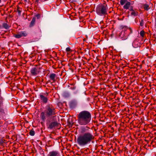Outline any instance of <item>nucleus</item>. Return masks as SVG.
<instances>
[{
	"mask_svg": "<svg viewBox=\"0 0 156 156\" xmlns=\"http://www.w3.org/2000/svg\"><path fill=\"white\" fill-rule=\"evenodd\" d=\"M90 129V128L87 126L81 128L80 132L83 134L79 135L77 139V143L80 146H85L94 139L93 133L89 132Z\"/></svg>",
	"mask_w": 156,
	"mask_h": 156,
	"instance_id": "1",
	"label": "nucleus"
},
{
	"mask_svg": "<svg viewBox=\"0 0 156 156\" xmlns=\"http://www.w3.org/2000/svg\"><path fill=\"white\" fill-rule=\"evenodd\" d=\"M78 122L80 125L89 124L91 119V115L88 111H83L80 112L77 115Z\"/></svg>",
	"mask_w": 156,
	"mask_h": 156,
	"instance_id": "2",
	"label": "nucleus"
},
{
	"mask_svg": "<svg viewBox=\"0 0 156 156\" xmlns=\"http://www.w3.org/2000/svg\"><path fill=\"white\" fill-rule=\"evenodd\" d=\"M56 114L55 109L53 107L47 106L44 112H42L41 114L40 117L42 120L45 121L46 117H51Z\"/></svg>",
	"mask_w": 156,
	"mask_h": 156,
	"instance_id": "3",
	"label": "nucleus"
},
{
	"mask_svg": "<svg viewBox=\"0 0 156 156\" xmlns=\"http://www.w3.org/2000/svg\"><path fill=\"white\" fill-rule=\"evenodd\" d=\"M108 8L107 5H98L96 9L97 13L99 15L102 16L107 14Z\"/></svg>",
	"mask_w": 156,
	"mask_h": 156,
	"instance_id": "4",
	"label": "nucleus"
},
{
	"mask_svg": "<svg viewBox=\"0 0 156 156\" xmlns=\"http://www.w3.org/2000/svg\"><path fill=\"white\" fill-rule=\"evenodd\" d=\"M127 30H129L130 33H132V30L131 28H128L126 26H123L122 27V30L120 33L119 37L122 40H126L127 38V35L126 34L125 31Z\"/></svg>",
	"mask_w": 156,
	"mask_h": 156,
	"instance_id": "5",
	"label": "nucleus"
},
{
	"mask_svg": "<svg viewBox=\"0 0 156 156\" xmlns=\"http://www.w3.org/2000/svg\"><path fill=\"white\" fill-rule=\"evenodd\" d=\"M40 72V69L38 68L34 67L30 70V73L33 76H36Z\"/></svg>",
	"mask_w": 156,
	"mask_h": 156,
	"instance_id": "6",
	"label": "nucleus"
},
{
	"mask_svg": "<svg viewBox=\"0 0 156 156\" xmlns=\"http://www.w3.org/2000/svg\"><path fill=\"white\" fill-rule=\"evenodd\" d=\"M59 124L56 121L51 122L49 125L48 128L50 129H52L58 127Z\"/></svg>",
	"mask_w": 156,
	"mask_h": 156,
	"instance_id": "7",
	"label": "nucleus"
},
{
	"mask_svg": "<svg viewBox=\"0 0 156 156\" xmlns=\"http://www.w3.org/2000/svg\"><path fill=\"white\" fill-rule=\"evenodd\" d=\"M48 156H60V155L58 151H52L49 152Z\"/></svg>",
	"mask_w": 156,
	"mask_h": 156,
	"instance_id": "8",
	"label": "nucleus"
},
{
	"mask_svg": "<svg viewBox=\"0 0 156 156\" xmlns=\"http://www.w3.org/2000/svg\"><path fill=\"white\" fill-rule=\"evenodd\" d=\"M40 99L44 103H46L47 102V98L42 95L40 94Z\"/></svg>",
	"mask_w": 156,
	"mask_h": 156,
	"instance_id": "9",
	"label": "nucleus"
},
{
	"mask_svg": "<svg viewBox=\"0 0 156 156\" xmlns=\"http://www.w3.org/2000/svg\"><path fill=\"white\" fill-rule=\"evenodd\" d=\"M55 74L54 73L51 74L50 76V79L54 82H55Z\"/></svg>",
	"mask_w": 156,
	"mask_h": 156,
	"instance_id": "10",
	"label": "nucleus"
},
{
	"mask_svg": "<svg viewBox=\"0 0 156 156\" xmlns=\"http://www.w3.org/2000/svg\"><path fill=\"white\" fill-rule=\"evenodd\" d=\"M130 5V3L129 2H127L124 6L123 8L124 9H128Z\"/></svg>",
	"mask_w": 156,
	"mask_h": 156,
	"instance_id": "11",
	"label": "nucleus"
},
{
	"mask_svg": "<svg viewBox=\"0 0 156 156\" xmlns=\"http://www.w3.org/2000/svg\"><path fill=\"white\" fill-rule=\"evenodd\" d=\"M142 6L144 9L146 10L147 11L150 9L149 5L147 4H143Z\"/></svg>",
	"mask_w": 156,
	"mask_h": 156,
	"instance_id": "12",
	"label": "nucleus"
},
{
	"mask_svg": "<svg viewBox=\"0 0 156 156\" xmlns=\"http://www.w3.org/2000/svg\"><path fill=\"white\" fill-rule=\"evenodd\" d=\"M35 17L33 18L32 19V21H31L30 24L29 26L30 27H31L34 26V24L35 22Z\"/></svg>",
	"mask_w": 156,
	"mask_h": 156,
	"instance_id": "13",
	"label": "nucleus"
},
{
	"mask_svg": "<svg viewBox=\"0 0 156 156\" xmlns=\"http://www.w3.org/2000/svg\"><path fill=\"white\" fill-rule=\"evenodd\" d=\"M21 37H26L27 35V32L24 31H21L19 32Z\"/></svg>",
	"mask_w": 156,
	"mask_h": 156,
	"instance_id": "14",
	"label": "nucleus"
},
{
	"mask_svg": "<svg viewBox=\"0 0 156 156\" xmlns=\"http://www.w3.org/2000/svg\"><path fill=\"white\" fill-rule=\"evenodd\" d=\"M132 45L134 48L137 47L138 46V42L136 40L134 41Z\"/></svg>",
	"mask_w": 156,
	"mask_h": 156,
	"instance_id": "15",
	"label": "nucleus"
},
{
	"mask_svg": "<svg viewBox=\"0 0 156 156\" xmlns=\"http://www.w3.org/2000/svg\"><path fill=\"white\" fill-rule=\"evenodd\" d=\"M131 15L132 16H137L138 15V12L137 11H136L135 10L133 11L131 13Z\"/></svg>",
	"mask_w": 156,
	"mask_h": 156,
	"instance_id": "16",
	"label": "nucleus"
},
{
	"mask_svg": "<svg viewBox=\"0 0 156 156\" xmlns=\"http://www.w3.org/2000/svg\"><path fill=\"white\" fill-rule=\"evenodd\" d=\"M77 103L75 100L72 101L70 103V105L72 106H74L77 105Z\"/></svg>",
	"mask_w": 156,
	"mask_h": 156,
	"instance_id": "17",
	"label": "nucleus"
},
{
	"mask_svg": "<svg viewBox=\"0 0 156 156\" xmlns=\"http://www.w3.org/2000/svg\"><path fill=\"white\" fill-rule=\"evenodd\" d=\"M3 27L5 29H8L9 28V27L8 24L6 23H4L2 24Z\"/></svg>",
	"mask_w": 156,
	"mask_h": 156,
	"instance_id": "18",
	"label": "nucleus"
},
{
	"mask_svg": "<svg viewBox=\"0 0 156 156\" xmlns=\"http://www.w3.org/2000/svg\"><path fill=\"white\" fill-rule=\"evenodd\" d=\"M13 36L17 38H19L22 37L19 33H18V34H17L14 35Z\"/></svg>",
	"mask_w": 156,
	"mask_h": 156,
	"instance_id": "19",
	"label": "nucleus"
},
{
	"mask_svg": "<svg viewBox=\"0 0 156 156\" xmlns=\"http://www.w3.org/2000/svg\"><path fill=\"white\" fill-rule=\"evenodd\" d=\"M29 134L30 135L32 136H33L35 134V132L33 130V129H31L30 130V131L29 132Z\"/></svg>",
	"mask_w": 156,
	"mask_h": 156,
	"instance_id": "20",
	"label": "nucleus"
},
{
	"mask_svg": "<svg viewBox=\"0 0 156 156\" xmlns=\"http://www.w3.org/2000/svg\"><path fill=\"white\" fill-rule=\"evenodd\" d=\"M127 1V0H120V4L122 5H123Z\"/></svg>",
	"mask_w": 156,
	"mask_h": 156,
	"instance_id": "21",
	"label": "nucleus"
},
{
	"mask_svg": "<svg viewBox=\"0 0 156 156\" xmlns=\"http://www.w3.org/2000/svg\"><path fill=\"white\" fill-rule=\"evenodd\" d=\"M140 34L142 37H143L144 35V32L143 30L141 31L140 32Z\"/></svg>",
	"mask_w": 156,
	"mask_h": 156,
	"instance_id": "22",
	"label": "nucleus"
},
{
	"mask_svg": "<svg viewBox=\"0 0 156 156\" xmlns=\"http://www.w3.org/2000/svg\"><path fill=\"white\" fill-rule=\"evenodd\" d=\"M144 25V20H141L140 22V25L141 26H143Z\"/></svg>",
	"mask_w": 156,
	"mask_h": 156,
	"instance_id": "23",
	"label": "nucleus"
},
{
	"mask_svg": "<svg viewBox=\"0 0 156 156\" xmlns=\"http://www.w3.org/2000/svg\"><path fill=\"white\" fill-rule=\"evenodd\" d=\"M66 51L68 52H69L71 51V49L69 47H67L66 49Z\"/></svg>",
	"mask_w": 156,
	"mask_h": 156,
	"instance_id": "24",
	"label": "nucleus"
},
{
	"mask_svg": "<svg viewBox=\"0 0 156 156\" xmlns=\"http://www.w3.org/2000/svg\"><path fill=\"white\" fill-rule=\"evenodd\" d=\"M36 16L37 18V19H39L40 18V15L39 14H38L36 15Z\"/></svg>",
	"mask_w": 156,
	"mask_h": 156,
	"instance_id": "25",
	"label": "nucleus"
},
{
	"mask_svg": "<svg viewBox=\"0 0 156 156\" xmlns=\"http://www.w3.org/2000/svg\"><path fill=\"white\" fill-rule=\"evenodd\" d=\"M130 10V11H132V12L133 11H134V10H133V7H131V8H130V9H129Z\"/></svg>",
	"mask_w": 156,
	"mask_h": 156,
	"instance_id": "26",
	"label": "nucleus"
},
{
	"mask_svg": "<svg viewBox=\"0 0 156 156\" xmlns=\"http://www.w3.org/2000/svg\"><path fill=\"white\" fill-rule=\"evenodd\" d=\"M64 95H69V94L68 93H64Z\"/></svg>",
	"mask_w": 156,
	"mask_h": 156,
	"instance_id": "27",
	"label": "nucleus"
},
{
	"mask_svg": "<svg viewBox=\"0 0 156 156\" xmlns=\"http://www.w3.org/2000/svg\"><path fill=\"white\" fill-rule=\"evenodd\" d=\"M17 12H18V13L19 14H20L21 11L20 10H18Z\"/></svg>",
	"mask_w": 156,
	"mask_h": 156,
	"instance_id": "28",
	"label": "nucleus"
},
{
	"mask_svg": "<svg viewBox=\"0 0 156 156\" xmlns=\"http://www.w3.org/2000/svg\"><path fill=\"white\" fill-rule=\"evenodd\" d=\"M2 122L1 121L0 122V127L2 126Z\"/></svg>",
	"mask_w": 156,
	"mask_h": 156,
	"instance_id": "29",
	"label": "nucleus"
},
{
	"mask_svg": "<svg viewBox=\"0 0 156 156\" xmlns=\"http://www.w3.org/2000/svg\"><path fill=\"white\" fill-rule=\"evenodd\" d=\"M76 88V87H73L72 88H71V89H72V90H75Z\"/></svg>",
	"mask_w": 156,
	"mask_h": 156,
	"instance_id": "30",
	"label": "nucleus"
},
{
	"mask_svg": "<svg viewBox=\"0 0 156 156\" xmlns=\"http://www.w3.org/2000/svg\"><path fill=\"white\" fill-rule=\"evenodd\" d=\"M1 0H0V3L1 2Z\"/></svg>",
	"mask_w": 156,
	"mask_h": 156,
	"instance_id": "31",
	"label": "nucleus"
}]
</instances>
